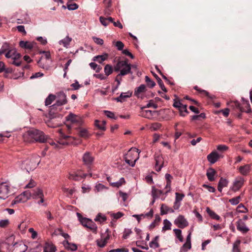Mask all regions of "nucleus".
<instances>
[{
	"label": "nucleus",
	"instance_id": "2eb2a0df",
	"mask_svg": "<svg viewBox=\"0 0 252 252\" xmlns=\"http://www.w3.org/2000/svg\"><path fill=\"white\" fill-rule=\"evenodd\" d=\"M220 157V156L216 151H213L207 156V159L211 163L214 164Z\"/></svg>",
	"mask_w": 252,
	"mask_h": 252
},
{
	"label": "nucleus",
	"instance_id": "4c0bfd02",
	"mask_svg": "<svg viewBox=\"0 0 252 252\" xmlns=\"http://www.w3.org/2000/svg\"><path fill=\"white\" fill-rule=\"evenodd\" d=\"M111 232L108 229H107L105 234L101 235V238L107 243L108 240L110 239Z\"/></svg>",
	"mask_w": 252,
	"mask_h": 252
},
{
	"label": "nucleus",
	"instance_id": "8fccbe9b",
	"mask_svg": "<svg viewBox=\"0 0 252 252\" xmlns=\"http://www.w3.org/2000/svg\"><path fill=\"white\" fill-rule=\"evenodd\" d=\"M240 244V241H236L234 244L233 246L232 252H240L239 249V245Z\"/></svg>",
	"mask_w": 252,
	"mask_h": 252
},
{
	"label": "nucleus",
	"instance_id": "4468645a",
	"mask_svg": "<svg viewBox=\"0 0 252 252\" xmlns=\"http://www.w3.org/2000/svg\"><path fill=\"white\" fill-rule=\"evenodd\" d=\"M236 225L237 229L244 234L247 233L249 231V229L241 219H239L236 222Z\"/></svg>",
	"mask_w": 252,
	"mask_h": 252
},
{
	"label": "nucleus",
	"instance_id": "7c9ffc66",
	"mask_svg": "<svg viewBox=\"0 0 252 252\" xmlns=\"http://www.w3.org/2000/svg\"><path fill=\"white\" fill-rule=\"evenodd\" d=\"M95 126L97 127H98L99 129H101L102 130H105V125L106 124L105 121H100L99 120H95Z\"/></svg>",
	"mask_w": 252,
	"mask_h": 252
},
{
	"label": "nucleus",
	"instance_id": "bb28decb",
	"mask_svg": "<svg viewBox=\"0 0 252 252\" xmlns=\"http://www.w3.org/2000/svg\"><path fill=\"white\" fill-rule=\"evenodd\" d=\"M162 193L163 191L162 190L158 189L154 187L152 188V194L153 198H158Z\"/></svg>",
	"mask_w": 252,
	"mask_h": 252
},
{
	"label": "nucleus",
	"instance_id": "9b49d317",
	"mask_svg": "<svg viewBox=\"0 0 252 252\" xmlns=\"http://www.w3.org/2000/svg\"><path fill=\"white\" fill-rule=\"evenodd\" d=\"M174 223L179 227L184 228L188 225V222L182 215H180L174 221Z\"/></svg>",
	"mask_w": 252,
	"mask_h": 252
},
{
	"label": "nucleus",
	"instance_id": "c9c22d12",
	"mask_svg": "<svg viewBox=\"0 0 252 252\" xmlns=\"http://www.w3.org/2000/svg\"><path fill=\"white\" fill-rule=\"evenodd\" d=\"M180 112V115L183 117H185L187 114H188L189 112L187 110V105H182L180 109L179 110Z\"/></svg>",
	"mask_w": 252,
	"mask_h": 252
},
{
	"label": "nucleus",
	"instance_id": "20e7f679",
	"mask_svg": "<svg viewBox=\"0 0 252 252\" xmlns=\"http://www.w3.org/2000/svg\"><path fill=\"white\" fill-rule=\"evenodd\" d=\"M66 119L67 121H70L71 123V127L73 128L80 126L82 124V120L81 117L72 113H70L66 116Z\"/></svg>",
	"mask_w": 252,
	"mask_h": 252
},
{
	"label": "nucleus",
	"instance_id": "ea45409f",
	"mask_svg": "<svg viewBox=\"0 0 252 252\" xmlns=\"http://www.w3.org/2000/svg\"><path fill=\"white\" fill-rule=\"evenodd\" d=\"M132 95V92H128L126 93H122L120 94V98L121 99L122 101H124L125 100V99L127 98L130 97Z\"/></svg>",
	"mask_w": 252,
	"mask_h": 252
},
{
	"label": "nucleus",
	"instance_id": "49530a36",
	"mask_svg": "<svg viewBox=\"0 0 252 252\" xmlns=\"http://www.w3.org/2000/svg\"><path fill=\"white\" fill-rule=\"evenodd\" d=\"M104 113L106 116H107V117L109 118L113 119L114 120H116L117 118V117H115L114 113L111 111L104 110Z\"/></svg>",
	"mask_w": 252,
	"mask_h": 252
},
{
	"label": "nucleus",
	"instance_id": "1a4fd4ad",
	"mask_svg": "<svg viewBox=\"0 0 252 252\" xmlns=\"http://www.w3.org/2000/svg\"><path fill=\"white\" fill-rule=\"evenodd\" d=\"M9 188L5 183L0 184V199L4 200L8 197Z\"/></svg>",
	"mask_w": 252,
	"mask_h": 252
},
{
	"label": "nucleus",
	"instance_id": "338daca9",
	"mask_svg": "<svg viewBox=\"0 0 252 252\" xmlns=\"http://www.w3.org/2000/svg\"><path fill=\"white\" fill-rule=\"evenodd\" d=\"M149 246L151 248H158L159 247V244L158 242L152 240L149 244Z\"/></svg>",
	"mask_w": 252,
	"mask_h": 252
},
{
	"label": "nucleus",
	"instance_id": "c85d7f7f",
	"mask_svg": "<svg viewBox=\"0 0 252 252\" xmlns=\"http://www.w3.org/2000/svg\"><path fill=\"white\" fill-rule=\"evenodd\" d=\"M146 90V86L144 84H142L139 87L136 88L134 92V95L138 97V95L140 93L145 92Z\"/></svg>",
	"mask_w": 252,
	"mask_h": 252
},
{
	"label": "nucleus",
	"instance_id": "2f4dec72",
	"mask_svg": "<svg viewBox=\"0 0 252 252\" xmlns=\"http://www.w3.org/2000/svg\"><path fill=\"white\" fill-rule=\"evenodd\" d=\"M153 75L157 79V82L158 85H159L160 87L162 89V90L164 92H166L167 91L165 87H164V85L161 79L155 73H153Z\"/></svg>",
	"mask_w": 252,
	"mask_h": 252
},
{
	"label": "nucleus",
	"instance_id": "39448f33",
	"mask_svg": "<svg viewBox=\"0 0 252 252\" xmlns=\"http://www.w3.org/2000/svg\"><path fill=\"white\" fill-rule=\"evenodd\" d=\"M79 220L82 224L90 229L93 232L96 233L97 230V226L95 223L91 220L87 218H79Z\"/></svg>",
	"mask_w": 252,
	"mask_h": 252
},
{
	"label": "nucleus",
	"instance_id": "aec40b11",
	"mask_svg": "<svg viewBox=\"0 0 252 252\" xmlns=\"http://www.w3.org/2000/svg\"><path fill=\"white\" fill-rule=\"evenodd\" d=\"M174 212V209L169 207L166 205L162 204L160 207V214L163 215L166 214L168 213H173Z\"/></svg>",
	"mask_w": 252,
	"mask_h": 252
},
{
	"label": "nucleus",
	"instance_id": "6e6d98bb",
	"mask_svg": "<svg viewBox=\"0 0 252 252\" xmlns=\"http://www.w3.org/2000/svg\"><path fill=\"white\" fill-rule=\"evenodd\" d=\"M96 221H99L100 222H103L106 220V217L102 216L100 214H98L94 219Z\"/></svg>",
	"mask_w": 252,
	"mask_h": 252
},
{
	"label": "nucleus",
	"instance_id": "58836bf2",
	"mask_svg": "<svg viewBox=\"0 0 252 252\" xmlns=\"http://www.w3.org/2000/svg\"><path fill=\"white\" fill-rule=\"evenodd\" d=\"M14 246H16L15 248H17L18 247V246H19L20 247V249H19V250L20 251V252H25L28 249V247L26 245H25L23 243H20V244L15 243L14 244Z\"/></svg>",
	"mask_w": 252,
	"mask_h": 252
},
{
	"label": "nucleus",
	"instance_id": "e2e57ef3",
	"mask_svg": "<svg viewBox=\"0 0 252 252\" xmlns=\"http://www.w3.org/2000/svg\"><path fill=\"white\" fill-rule=\"evenodd\" d=\"M99 21L102 24V25H103L104 26H107L109 24V22L106 19V18L102 16H100L99 17Z\"/></svg>",
	"mask_w": 252,
	"mask_h": 252
},
{
	"label": "nucleus",
	"instance_id": "a18cd8bd",
	"mask_svg": "<svg viewBox=\"0 0 252 252\" xmlns=\"http://www.w3.org/2000/svg\"><path fill=\"white\" fill-rule=\"evenodd\" d=\"M71 38L68 36L66 37L64 39L60 41V44L62 43L64 47H67L69 44Z\"/></svg>",
	"mask_w": 252,
	"mask_h": 252
},
{
	"label": "nucleus",
	"instance_id": "6e6552de",
	"mask_svg": "<svg viewBox=\"0 0 252 252\" xmlns=\"http://www.w3.org/2000/svg\"><path fill=\"white\" fill-rule=\"evenodd\" d=\"M145 108L142 107L140 112V116L149 119H153L158 116V111L149 110H144Z\"/></svg>",
	"mask_w": 252,
	"mask_h": 252
},
{
	"label": "nucleus",
	"instance_id": "ddd939ff",
	"mask_svg": "<svg viewBox=\"0 0 252 252\" xmlns=\"http://www.w3.org/2000/svg\"><path fill=\"white\" fill-rule=\"evenodd\" d=\"M74 129L76 130V133L80 136L84 138H87L90 137L91 134L89 133L88 131L82 127L79 126L77 127H74Z\"/></svg>",
	"mask_w": 252,
	"mask_h": 252
},
{
	"label": "nucleus",
	"instance_id": "7ed1b4c3",
	"mask_svg": "<svg viewBox=\"0 0 252 252\" xmlns=\"http://www.w3.org/2000/svg\"><path fill=\"white\" fill-rule=\"evenodd\" d=\"M131 65L128 63V60L126 59L124 61H119L114 67L115 71H120V75L125 76L131 72Z\"/></svg>",
	"mask_w": 252,
	"mask_h": 252
},
{
	"label": "nucleus",
	"instance_id": "f03ea898",
	"mask_svg": "<svg viewBox=\"0 0 252 252\" xmlns=\"http://www.w3.org/2000/svg\"><path fill=\"white\" fill-rule=\"evenodd\" d=\"M140 151L136 148H131L125 155V161L131 167L135 166L136 161L138 159Z\"/></svg>",
	"mask_w": 252,
	"mask_h": 252
},
{
	"label": "nucleus",
	"instance_id": "0eeeda50",
	"mask_svg": "<svg viewBox=\"0 0 252 252\" xmlns=\"http://www.w3.org/2000/svg\"><path fill=\"white\" fill-rule=\"evenodd\" d=\"M87 176V174L83 173L81 170H78L71 173H69L68 179L76 181H78L82 179L85 178Z\"/></svg>",
	"mask_w": 252,
	"mask_h": 252
},
{
	"label": "nucleus",
	"instance_id": "774afa93",
	"mask_svg": "<svg viewBox=\"0 0 252 252\" xmlns=\"http://www.w3.org/2000/svg\"><path fill=\"white\" fill-rule=\"evenodd\" d=\"M228 149V147L224 145H219L217 147V150L219 151H225Z\"/></svg>",
	"mask_w": 252,
	"mask_h": 252
},
{
	"label": "nucleus",
	"instance_id": "4be33fe9",
	"mask_svg": "<svg viewBox=\"0 0 252 252\" xmlns=\"http://www.w3.org/2000/svg\"><path fill=\"white\" fill-rule=\"evenodd\" d=\"M228 184V181L222 177H221L219 182L218 189L220 192L222 191L223 187H227Z\"/></svg>",
	"mask_w": 252,
	"mask_h": 252
},
{
	"label": "nucleus",
	"instance_id": "393cba45",
	"mask_svg": "<svg viewBox=\"0 0 252 252\" xmlns=\"http://www.w3.org/2000/svg\"><path fill=\"white\" fill-rule=\"evenodd\" d=\"M56 247L51 244L46 243L43 252H55Z\"/></svg>",
	"mask_w": 252,
	"mask_h": 252
},
{
	"label": "nucleus",
	"instance_id": "cd10ccee",
	"mask_svg": "<svg viewBox=\"0 0 252 252\" xmlns=\"http://www.w3.org/2000/svg\"><path fill=\"white\" fill-rule=\"evenodd\" d=\"M27 201V198H25L21 194L17 196L12 202V205L16 204L21 202H25Z\"/></svg>",
	"mask_w": 252,
	"mask_h": 252
},
{
	"label": "nucleus",
	"instance_id": "f257e3e1",
	"mask_svg": "<svg viewBox=\"0 0 252 252\" xmlns=\"http://www.w3.org/2000/svg\"><path fill=\"white\" fill-rule=\"evenodd\" d=\"M23 139L27 142H38L40 143H48L50 145L55 146L56 148H61L62 146L68 145L72 142L74 138L64 134L60 130L59 138L56 143L52 139L45 135L43 132L36 129L28 130L23 135Z\"/></svg>",
	"mask_w": 252,
	"mask_h": 252
},
{
	"label": "nucleus",
	"instance_id": "052dcab7",
	"mask_svg": "<svg viewBox=\"0 0 252 252\" xmlns=\"http://www.w3.org/2000/svg\"><path fill=\"white\" fill-rule=\"evenodd\" d=\"M176 199L175 201L177 202L181 201L183 198L185 197V195L184 194H180L178 192H176Z\"/></svg>",
	"mask_w": 252,
	"mask_h": 252
},
{
	"label": "nucleus",
	"instance_id": "6ab92c4d",
	"mask_svg": "<svg viewBox=\"0 0 252 252\" xmlns=\"http://www.w3.org/2000/svg\"><path fill=\"white\" fill-rule=\"evenodd\" d=\"M217 175V172L212 168L208 169L206 173L207 177L210 181H214L215 180V176Z\"/></svg>",
	"mask_w": 252,
	"mask_h": 252
},
{
	"label": "nucleus",
	"instance_id": "b1692460",
	"mask_svg": "<svg viewBox=\"0 0 252 252\" xmlns=\"http://www.w3.org/2000/svg\"><path fill=\"white\" fill-rule=\"evenodd\" d=\"M194 89L198 91L201 94L206 95L211 99H213L215 97L214 95H210L206 91L199 89L197 86L194 87Z\"/></svg>",
	"mask_w": 252,
	"mask_h": 252
},
{
	"label": "nucleus",
	"instance_id": "f704fd0d",
	"mask_svg": "<svg viewBox=\"0 0 252 252\" xmlns=\"http://www.w3.org/2000/svg\"><path fill=\"white\" fill-rule=\"evenodd\" d=\"M229 105L231 107L238 109L241 112H243L244 111L243 107L240 106V104L238 101H231L229 103Z\"/></svg>",
	"mask_w": 252,
	"mask_h": 252
},
{
	"label": "nucleus",
	"instance_id": "79ce46f5",
	"mask_svg": "<svg viewBox=\"0 0 252 252\" xmlns=\"http://www.w3.org/2000/svg\"><path fill=\"white\" fill-rule=\"evenodd\" d=\"M164 226L162 228V230H170L171 223L167 220H164L163 221Z\"/></svg>",
	"mask_w": 252,
	"mask_h": 252
},
{
	"label": "nucleus",
	"instance_id": "69168bd1",
	"mask_svg": "<svg viewBox=\"0 0 252 252\" xmlns=\"http://www.w3.org/2000/svg\"><path fill=\"white\" fill-rule=\"evenodd\" d=\"M78 7V5L75 3L67 4V8L69 10H75L77 9Z\"/></svg>",
	"mask_w": 252,
	"mask_h": 252
},
{
	"label": "nucleus",
	"instance_id": "864d4df0",
	"mask_svg": "<svg viewBox=\"0 0 252 252\" xmlns=\"http://www.w3.org/2000/svg\"><path fill=\"white\" fill-rule=\"evenodd\" d=\"M58 99L59 100H62L63 101H65V102L67 103V99L66 98V95L63 92H60L58 94Z\"/></svg>",
	"mask_w": 252,
	"mask_h": 252
},
{
	"label": "nucleus",
	"instance_id": "5fc2aeb1",
	"mask_svg": "<svg viewBox=\"0 0 252 252\" xmlns=\"http://www.w3.org/2000/svg\"><path fill=\"white\" fill-rule=\"evenodd\" d=\"M9 48V45L7 43H4L0 50V55L4 54Z\"/></svg>",
	"mask_w": 252,
	"mask_h": 252
},
{
	"label": "nucleus",
	"instance_id": "a878e982",
	"mask_svg": "<svg viewBox=\"0 0 252 252\" xmlns=\"http://www.w3.org/2000/svg\"><path fill=\"white\" fill-rule=\"evenodd\" d=\"M32 196L33 198H37L43 196V191L40 189H36V190L32 192Z\"/></svg>",
	"mask_w": 252,
	"mask_h": 252
},
{
	"label": "nucleus",
	"instance_id": "bf43d9fd",
	"mask_svg": "<svg viewBox=\"0 0 252 252\" xmlns=\"http://www.w3.org/2000/svg\"><path fill=\"white\" fill-rule=\"evenodd\" d=\"M15 53V50H9L5 55V56L7 58H11V59H12V58L13 57V56H14V54Z\"/></svg>",
	"mask_w": 252,
	"mask_h": 252
},
{
	"label": "nucleus",
	"instance_id": "473e14b6",
	"mask_svg": "<svg viewBox=\"0 0 252 252\" xmlns=\"http://www.w3.org/2000/svg\"><path fill=\"white\" fill-rule=\"evenodd\" d=\"M56 96L54 94H50L46 98L45 104L46 106H48L52 103V102L55 99Z\"/></svg>",
	"mask_w": 252,
	"mask_h": 252
},
{
	"label": "nucleus",
	"instance_id": "e433bc0d",
	"mask_svg": "<svg viewBox=\"0 0 252 252\" xmlns=\"http://www.w3.org/2000/svg\"><path fill=\"white\" fill-rule=\"evenodd\" d=\"M104 72L106 76H109L113 72L112 66L109 64H106L104 67Z\"/></svg>",
	"mask_w": 252,
	"mask_h": 252
},
{
	"label": "nucleus",
	"instance_id": "412c9836",
	"mask_svg": "<svg viewBox=\"0 0 252 252\" xmlns=\"http://www.w3.org/2000/svg\"><path fill=\"white\" fill-rule=\"evenodd\" d=\"M108 54L107 53H105L101 55H98L94 57L93 59V60L94 61L100 63H102V62L108 59Z\"/></svg>",
	"mask_w": 252,
	"mask_h": 252
},
{
	"label": "nucleus",
	"instance_id": "dca6fc26",
	"mask_svg": "<svg viewBox=\"0 0 252 252\" xmlns=\"http://www.w3.org/2000/svg\"><path fill=\"white\" fill-rule=\"evenodd\" d=\"M36 44V43L34 42H31L29 41H21L19 42V45L21 48L28 50L33 49Z\"/></svg>",
	"mask_w": 252,
	"mask_h": 252
},
{
	"label": "nucleus",
	"instance_id": "4d7b16f0",
	"mask_svg": "<svg viewBox=\"0 0 252 252\" xmlns=\"http://www.w3.org/2000/svg\"><path fill=\"white\" fill-rule=\"evenodd\" d=\"M240 199V197L239 196H237L236 197H234L232 199H230L229 200V202L232 205H237L239 203Z\"/></svg>",
	"mask_w": 252,
	"mask_h": 252
},
{
	"label": "nucleus",
	"instance_id": "a211bd4d",
	"mask_svg": "<svg viewBox=\"0 0 252 252\" xmlns=\"http://www.w3.org/2000/svg\"><path fill=\"white\" fill-rule=\"evenodd\" d=\"M165 177L166 180V185L165 189L166 190L165 192V194H167L170 191L171 189V179H172V176L169 174H166L165 175Z\"/></svg>",
	"mask_w": 252,
	"mask_h": 252
},
{
	"label": "nucleus",
	"instance_id": "13d9d810",
	"mask_svg": "<svg viewBox=\"0 0 252 252\" xmlns=\"http://www.w3.org/2000/svg\"><path fill=\"white\" fill-rule=\"evenodd\" d=\"M65 101H63L62 100L57 99L55 104L51 106L53 108H55L56 106H59L66 104Z\"/></svg>",
	"mask_w": 252,
	"mask_h": 252
},
{
	"label": "nucleus",
	"instance_id": "5701e85b",
	"mask_svg": "<svg viewBox=\"0 0 252 252\" xmlns=\"http://www.w3.org/2000/svg\"><path fill=\"white\" fill-rule=\"evenodd\" d=\"M63 244L65 249L69 250L71 251H74L77 248L76 245L72 243H70L67 241L66 240L63 241Z\"/></svg>",
	"mask_w": 252,
	"mask_h": 252
},
{
	"label": "nucleus",
	"instance_id": "a19ab883",
	"mask_svg": "<svg viewBox=\"0 0 252 252\" xmlns=\"http://www.w3.org/2000/svg\"><path fill=\"white\" fill-rule=\"evenodd\" d=\"M145 81L147 86L150 88H153L156 85L155 82L152 80L148 76H145Z\"/></svg>",
	"mask_w": 252,
	"mask_h": 252
},
{
	"label": "nucleus",
	"instance_id": "09e8293b",
	"mask_svg": "<svg viewBox=\"0 0 252 252\" xmlns=\"http://www.w3.org/2000/svg\"><path fill=\"white\" fill-rule=\"evenodd\" d=\"M161 127V124L159 123H155L152 124L151 129L153 130L159 129Z\"/></svg>",
	"mask_w": 252,
	"mask_h": 252
},
{
	"label": "nucleus",
	"instance_id": "3c124183",
	"mask_svg": "<svg viewBox=\"0 0 252 252\" xmlns=\"http://www.w3.org/2000/svg\"><path fill=\"white\" fill-rule=\"evenodd\" d=\"M9 224L8 220H0V227L1 228L6 227Z\"/></svg>",
	"mask_w": 252,
	"mask_h": 252
},
{
	"label": "nucleus",
	"instance_id": "680f3d73",
	"mask_svg": "<svg viewBox=\"0 0 252 252\" xmlns=\"http://www.w3.org/2000/svg\"><path fill=\"white\" fill-rule=\"evenodd\" d=\"M115 45L117 47L118 50L120 51L122 50L124 47V43L120 41H117Z\"/></svg>",
	"mask_w": 252,
	"mask_h": 252
},
{
	"label": "nucleus",
	"instance_id": "0e129e2a",
	"mask_svg": "<svg viewBox=\"0 0 252 252\" xmlns=\"http://www.w3.org/2000/svg\"><path fill=\"white\" fill-rule=\"evenodd\" d=\"M191 247V243H188L187 242H186L183 246L182 249L184 251H187L188 250H189Z\"/></svg>",
	"mask_w": 252,
	"mask_h": 252
},
{
	"label": "nucleus",
	"instance_id": "9d476101",
	"mask_svg": "<svg viewBox=\"0 0 252 252\" xmlns=\"http://www.w3.org/2000/svg\"><path fill=\"white\" fill-rule=\"evenodd\" d=\"M155 159L156 161L155 169L157 171L159 172L164 166V161L161 155L155 154Z\"/></svg>",
	"mask_w": 252,
	"mask_h": 252
},
{
	"label": "nucleus",
	"instance_id": "f8f14e48",
	"mask_svg": "<svg viewBox=\"0 0 252 252\" xmlns=\"http://www.w3.org/2000/svg\"><path fill=\"white\" fill-rule=\"evenodd\" d=\"M245 180L242 177H238L236 178L232 187V190L234 191L238 190L244 185Z\"/></svg>",
	"mask_w": 252,
	"mask_h": 252
},
{
	"label": "nucleus",
	"instance_id": "603ef678",
	"mask_svg": "<svg viewBox=\"0 0 252 252\" xmlns=\"http://www.w3.org/2000/svg\"><path fill=\"white\" fill-rule=\"evenodd\" d=\"M151 107H153L155 109H157L158 107V104L154 103L153 100H150L149 101L148 103L145 106H144L143 107L146 108H150Z\"/></svg>",
	"mask_w": 252,
	"mask_h": 252
},
{
	"label": "nucleus",
	"instance_id": "c03bdc74",
	"mask_svg": "<svg viewBox=\"0 0 252 252\" xmlns=\"http://www.w3.org/2000/svg\"><path fill=\"white\" fill-rule=\"evenodd\" d=\"M174 232H175L176 236L178 238V239L181 242L183 241V237L182 235V231L180 229H174Z\"/></svg>",
	"mask_w": 252,
	"mask_h": 252
},
{
	"label": "nucleus",
	"instance_id": "f3484780",
	"mask_svg": "<svg viewBox=\"0 0 252 252\" xmlns=\"http://www.w3.org/2000/svg\"><path fill=\"white\" fill-rule=\"evenodd\" d=\"M251 165L250 164H245L241 166L238 168L239 171L243 176L248 175L251 171Z\"/></svg>",
	"mask_w": 252,
	"mask_h": 252
},
{
	"label": "nucleus",
	"instance_id": "c756f323",
	"mask_svg": "<svg viewBox=\"0 0 252 252\" xmlns=\"http://www.w3.org/2000/svg\"><path fill=\"white\" fill-rule=\"evenodd\" d=\"M206 212L212 219H215L216 220H220V217L216 214L214 211L211 210L209 207L206 208Z\"/></svg>",
	"mask_w": 252,
	"mask_h": 252
},
{
	"label": "nucleus",
	"instance_id": "72a5a7b5",
	"mask_svg": "<svg viewBox=\"0 0 252 252\" xmlns=\"http://www.w3.org/2000/svg\"><path fill=\"white\" fill-rule=\"evenodd\" d=\"M161 218L159 216V215H156L155 220L153 222H152L150 225L149 226V228L150 229H153L157 225H158L159 221H160Z\"/></svg>",
	"mask_w": 252,
	"mask_h": 252
},
{
	"label": "nucleus",
	"instance_id": "37998d69",
	"mask_svg": "<svg viewBox=\"0 0 252 252\" xmlns=\"http://www.w3.org/2000/svg\"><path fill=\"white\" fill-rule=\"evenodd\" d=\"M56 117V115H54V113L52 114L51 111H50V112L49 113V118L50 120H49L47 122V125L49 126H50V127L55 126H53L51 124V121L53 119H54Z\"/></svg>",
	"mask_w": 252,
	"mask_h": 252
},
{
	"label": "nucleus",
	"instance_id": "de8ad7c7",
	"mask_svg": "<svg viewBox=\"0 0 252 252\" xmlns=\"http://www.w3.org/2000/svg\"><path fill=\"white\" fill-rule=\"evenodd\" d=\"M243 105L246 108L247 110H245L244 108H243L244 111L243 112H246L247 113L251 112V108L250 107V105L248 101H244Z\"/></svg>",
	"mask_w": 252,
	"mask_h": 252
},
{
	"label": "nucleus",
	"instance_id": "423d86ee",
	"mask_svg": "<svg viewBox=\"0 0 252 252\" xmlns=\"http://www.w3.org/2000/svg\"><path fill=\"white\" fill-rule=\"evenodd\" d=\"M84 164L87 167L88 171L89 172L92 168V165L94 162V158L90 152H86L82 157Z\"/></svg>",
	"mask_w": 252,
	"mask_h": 252
}]
</instances>
